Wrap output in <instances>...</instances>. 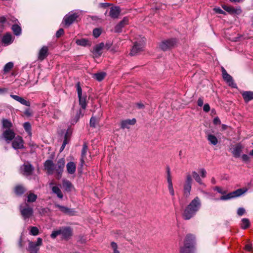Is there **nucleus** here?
<instances>
[{"mask_svg": "<svg viewBox=\"0 0 253 253\" xmlns=\"http://www.w3.org/2000/svg\"><path fill=\"white\" fill-rule=\"evenodd\" d=\"M242 95L246 102H248L253 99V91H244L242 93Z\"/></svg>", "mask_w": 253, "mask_h": 253, "instance_id": "obj_28", "label": "nucleus"}, {"mask_svg": "<svg viewBox=\"0 0 253 253\" xmlns=\"http://www.w3.org/2000/svg\"><path fill=\"white\" fill-rule=\"evenodd\" d=\"M10 96L14 99L15 100L17 101V102H19L22 105H24L25 106L29 107L30 106V103L29 101H27L24 99L23 97H21L19 96L14 95V94H10Z\"/></svg>", "mask_w": 253, "mask_h": 253, "instance_id": "obj_20", "label": "nucleus"}, {"mask_svg": "<svg viewBox=\"0 0 253 253\" xmlns=\"http://www.w3.org/2000/svg\"><path fill=\"white\" fill-rule=\"evenodd\" d=\"M246 212L245 209L243 208H240L238 209V215H243Z\"/></svg>", "mask_w": 253, "mask_h": 253, "instance_id": "obj_53", "label": "nucleus"}, {"mask_svg": "<svg viewBox=\"0 0 253 253\" xmlns=\"http://www.w3.org/2000/svg\"><path fill=\"white\" fill-rule=\"evenodd\" d=\"M63 186L65 190L68 192L71 191L73 187L72 183L67 180L63 181Z\"/></svg>", "mask_w": 253, "mask_h": 253, "instance_id": "obj_30", "label": "nucleus"}, {"mask_svg": "<svg viewBox=\"0 0 253 253\" xmlns=\"http://www.w3.org/2000/svg\"><path fill=\"white\" fill-rule=\"evenodd\" d=\"M230 151L235 158H237V146L235 145L230 148Z\"/></svg>", "mask_w": 253, "mask_h": 253, "instance_id": "obj_46", "label": "nucleus"}, {"mask_svg": "<svg viewBox=\"0 0 253 253\" xmlns=\"http://www.w3.org/2000/svg\"><path fill=\"white\" fill-rule=\"evenodd\" d=\"M29 234L32 236H37L39 234V229L35 226H30L29 227Z\"/></svg>", "mask_w": 253, "mask_h": 253, "instance_id": "obj_37", "label": "nucleus"}, {"mask_svg": "<svg viewBox=\"0 0 253 253\" xmlns=\"http://www.w3.org/2000/svg\"><path fill=\"white\" fill-rule=\"evenodd\" d=\"M176 43L175 39H171L163 41L160 44V47L164 51L169 50L173 47Z\"/></svg>", "mask_w": 253, "mask_h": 253, "instance_id": "obj_14", "label": "nucleus"}, {"mask_svg": "<svg viewBox=\"0 0 253 253\" xmlns=\"http://www.w3.org/2000/svg\"><path fill=\"white\" fill-rule=\"evenodd\" d=\"M88 150V147L86 143H84L81 153V166L83 167L86 158V153Z\"/></svg>", "mask_w": 253, "mask_h": 253, "instance_id": "obj_23", "label": "nucleus"}, {"mask_svg": "<svg viewBox=\"0 0 253 253\" xmlns=\"http://www.w3.org/2000/svg\"><path fill=\"white\" fill-rule=\"evenodd\" d=\"M207 139L211 144L215 145L217 144L218 140L217 138L212 134H209L207 136Z\"/></svg>", "mask_w": 253, "mask_h": 253, "instance_id": "obj_34", "label": "nucleus"}, {"mask_svg": "<svg viewBox=\"0 0 253 253\" xmlns=\"http://www.w3.org/2000/svg\"><path fill=\"white\" fill-rule=\"evenodd\" d=\"M221 6L224 10L227 11L230 14L233 15L237 13V10L231 6L227 5L226 4H222Z\"/></svg>", "mask_w": 253, "mask_h": 253, "instance_id": "obj_27", "label": "nucleus"}, {"mask_svg": "<svg viewBox=\"0 0 253 253\" xmlns=\"http://www.w3.org/2000/svg\"><path fill=\"white\" fill-rule=\"evenodd\" d=\"M23 127L25 131L28 133V134L31 136L32 135L31 132V126L30 123L25 122L23 124Z\"/></svg>", "mask_w": 253, "mask_h": 253, "instance_id": "obj_39", "label": "nucleus"}, {"mask_svg": "<svg viewBox=\"0 0 253 253\" xmlns=\"http://www.w3.org/2000/svg\"><path fill=\"white\" fill-rule=\"evenodd\" d=\"M203 110L205 112H208L210 110V106L209 104H205L203 106Z\"/></svg>", "mask_w": 253, "mask_h": 253, "instance_id": "obj_55", "label": "nucleus"}, {"mask_svg": "<svg viewBox=\"0 0 253 253\" xmlns=\"http://www.w3.org/2000/svg\"><path fill=\"white\" fill-rule=\"evenodd\" d=\"M55 206L56 208H59L61 211L65 213L69 214L71 212V209L66 207L60 206L58 204H56Z\"/></svg>", "mask_w": 253, "mask_h": 253, "instance_id": "obj_38", "label": "nucleus"}, {"mask_svg": "<svg viewBox=\"0 0 253 253\" xmlns=\"http://www.w3.org/2000/svg\"><path fill=\"white\" fill-rule=\"evenodd\" d=\"M13 63L12 62H9L6 63L3 68V72L4 73H7L13 68Z\"/></svg>", "mask_w": 253, "mask_h": 253, "instance_id": "obj_41", "label": "nucleus"}, {"mask_svg": "<svg viewBox=\"0 0 253 253\" xmlns=\"http://www.w3.org/2000/svg\"><path fill=\"white\" fill-rule=\"evenodd\" d=\"M197 105L201 107L203 105V100L201 98H199L197 100Z\"/></svg>", "mask_w": 253, "mask_h": 253, "instance_id": "obj_59", "label": "nucleus"}, {"mask_svg": "<svg viewBox=\"0 0 253 253\" xmlns=\"http://www.w3.org/2000/svg\"><path fill=\"white\" fill-rule=\"evenodd\" d=\"M136 123V120L135 119H127L124 121H123L121 122V128L123 129L124 128H129V126L133 125Z\"/></svg>", "mask_w": 253, "mask_h": 253, "instance_id": "obj_24", "label": "nucleus"}, {"mask_svg": "<svg viewBox=\"0 0 253 253\" xmlns=\"http://www.w3.org/2000/svg\"><path fill=\"white\" fill-rule=\"evenodd\" d=\"M222 78L224 82L230 86L236 88V84L234 82L233 78L227 72L226 70L223 67L221 68Z\"/></svg>", "mask_w": 253, "mask_h": 253, "instance_id": "obj_11", "label": "nucleus"}, {"mask_svg": "<svg viewBox=\"0 0 253 253\" xmlns=\"http://www.w3.org/2000/svg\"><path fill=\"white\" fill-rule=\"evenodd\" d=\"M37 199V196L33 193H30L27 196L28 202H34Z\"/></svg>", "mask_w": 253, "mask_h": 253, "instance_id": "obj_44", "label": "nucleus"}, {"mask_svg": "<svg viewBox=\"0 0 253 253\" xmlns=\"http://www.w3.org/2000/svg\"><path fill=\"white\" fill-rule=\"evenodd\" d=\"M145 44V39L142 38L141 40L138 42H136L134 43L133 46L130 52V54L131 56L136 55L137 53L142 51Z\"/></svg>", "mask_w": 253, "mask_h": 253, "instance_id": "obj_8", "label": "nucleus"}, {"mask_svg": "<svg viewBox=\"0 0 253 253\" xmlns=\"http://www.w3.org/2000/svg\"><path fill=\"white\" fill-rule=\"evenodd\" d=\"M25 191V189L24 187L21 185L16 186L14 189V192L17 195H21L23 194Z\"/></svg>", "mask_w": 253, "mask_h": 253, "instance_id": "obj_35", "label": "nucleus"}, {"mask_svg": "<svg viewBox=\"0 0 253 253\" xmlns=\"http://www.w3.org/2000/svg\"><path fill=\"white\" fill-rule=\"evenodd\" d=\"M106 74L104 72H100L94 74L93 75V78L96 79L97 81L100 82L103 80Z\"/></svg>", "mask_w": 253, "mask_h": 253, "instance_id": "obj_36", "label": "nucleus"}, {"mask_svg": "<svg viewBox=\"0 0 253 253\" xmlns=\"http://www.w3.org/2000/svg\"><path fill=\"white\" fill-rule=\"evenodd\" d=\"M52 192L56 194L57 196L60 198L62 199L63 197V195L60 189V188L56 186H54L52 187Z\"/></svg>", "mask_w": 253, "mask_h": 253, "instance_id": "obj_32", "label": "nucleus"}, {"mask_svg": "<svg viewBox=\"0 0 253 253\" xmlns=\"http://www.w3.org/2000/svg\"><path fill=\"white\" fill-rule=\"evenodd\" d=\"M248 191V188L244 187L243 188L238 189V197L241 196L244 194Z\"/></svg>", "mask_w": 253, "mask_h": 253, "instance_id": "obj_47", "label": "nucleus"}, {"mask_svg": "<svg viewBox=\"0 0 253 253\" xmlns=\"http://www.w3.org/2000/svg\"><path fill=\"white\" fill-rule=\"evenodd\" d=\"M195 236L192 234H188L185 237L184 246L180 249V253H194Z\"/></svg>", "mask_w": 253, "mask_h": 253, "instance_id": "obj_3", "label": "nucleus"}, {"mask_svg": "<svg viewBox=\"0 0 253 253\" xmlns=\"http://www.w3.org/2000/svg\"><path fill=\"white\" fill-rule=\"evenodd\" d=\"M201 202L198 197H196L186 206L182 214L185 220H189L193 217L201 207Z\"/></svg>", "mask_w": 253, "mask_h": 253, "instance_id": "obj_1", "label": "nucleus"}, {"mask_svg": "<svg viewBox=\"0 0 253 253\" xmlns=\"http://www.w3.org/2000/svg\"><path fill=\"white\" fill-rule=\"evenodd\" d=\"M76 43L78 45L84 47L90 46L91 45V42L90 40L84 38L76 40Z\"/></svg>", "mask_w": 253, "mask_h": 253, "instance_id": "obj_22", "label": "nucleus"}, {"mask_svg": "<svg viewBox=\"0 0 253 253\" xmlns=\"http://www.w3.org/2000/svg\"><path fill=\"white\" fill-rule=\"evenodd\" d=\"M250 225V222L248 218H243L241 220V227L243 229L248 228Z\"/></svg>", "mask_w": 253, "mask_h": 253, "instance_id": "obj_33", "label": "nucleus"}, {"mask_svg": "<svg viewBox=\"0 0 253 253\" xmlns=\"http://www.w3.org/2000/svg\"><path fill=\"white\" fill-rule=\"evenodd\" d=\"M1 137L7 143H9L15 137V134L12 130L7 129L3 132Z\"/></svg>", "mask_w": 253, "mask_h": 253, "instance_id": "obj_15", "label": "nucleus"}, {"mask_svg": "<svg viewBox=\"0 0 253 253\" xmlns=\"http://www.w3.org/2000/svg\"><path fill=\"white\" fill-rule=\"evenodd\" d=\"M1 42L4 45H8L11 44L13 42V38L12 37V35L10 33H6L3 36Z\"/></svg>", "mask_w": 253, "mask_h": 253, "instance_id": "obj_19", "label": "nucleus"}, {"mask_svg": "<svg viewBox=\"0 0 253 253\" xmlns=\"http://www.w3.org/2000/svg\"><path fill=\"white\" fill-rule=\"evenodd\" d=\"M213 124L214 125H218V124H220V120L219 119V118L218 117H215L214 119H213Z\"/></svg>", "mask_w": 253, "mask_h": 253, "instance_id": "obj_58", "label": "nucleus"}, {"mask_svg": "<svg viewBox=\"0 0 253 253\" xmlns=\"http://www.w3.org/2000/svg\"><path fill=\"white\" fill-rule=\"evenodd\" d=\"M104 47V44L103 42H101L99 44L95 45L91 52L93 55L94 57L98 58L102 54V50Z\"/></svg>", "mask_w": 253, "mask_h": 253, "instance_id": "obj_16", "label": "nucleus"}, {"mask_svg": "<svg viewBox=\"0 0 253 253\" xmlns=\"http://www.w3.org/2000/svg\"><path fill=\"white\" fill-rule=\"evenodd\" d=\"M128 23V19L126 17L124 18L123 20H122L119 23H118L115 27V32L116 33H120L122 31V28L124 27L125 25L127 24Z\"/></svg>", "mask_w": 253, "mask_h": 253, "instance_id": "obj_21", "label": "nucleus"}, {"mask_svg": "<svg viewBox=\"0 0 253 253\" xmlns=\"http://www.w3.org/2000/svg\"><path fill=\"white\" fill-rule=\"evenodd\" d=\"M242 159L244 162H248L250 160V157L247 155H243L242 156Z\"/></svg>", "mask_w": 253, "mask_h": 253, "instance_id": "obj_57", "label": "nucleus"}, {"mask_svg": "<svg viewBox=\"0 0 253 253\" xmlns=\"http://www.w3.org/2000/svg\"><path fill=\"white\" fill-rule=\"evenodd\" d=\"M7 92L6 88H0V94H3Z\"/></svg>", "mask_w": 253, "mask_h": 253, "instance_id": "obj_61", "label": "nucleus"}, {"mask_svg": "<svg viewBox=\"0 0 253 253\" xmlns=\"http://www.w3.org/2000/svg\"><path fill=\"white\" fill-rule=\"evenodd\" d=\"M42 244V239L39 237L36 242H29V250L31 253H38L40 250V247Z\"/></svg>", "mask_w": 253, "mask_h": 253, "instance_id": "obj_13", "label": "nucleus"}, {"mask_svg": "<svg viewBox=\"0 0 253 253\" xmlns=\"http://www.w3.org/2000/svg\"><path fill=\"white\" fill-rule=\"evenodd\" d=\"M19 210L22 218L25 221L28 220L33 215V208L26 203L20 205Z\"/></svg>", "mask_w": 253, "mask_h": 253, "instance_id": "obj_6", "label": "nucleus"}, {"mask_svg": "<svg viewBox=\"0 0 253 253\" xmlns=\"http://www.w3.org/2000/svg\"><path fill=\"white\" fill-rule=\"evenodd\" d=\"M61 112L59 110L57 109H55L54 110L53 116V117L54 118H57L60 115Z\"/></svg>", "mask_w": 253, "mask_h": 253, "instance_id": "obj_52", "label": "nucleus"}, {"mask_svg": "<svg viewBox=\"0 0 253 253\" xmlns=\"http://www.w3.org/2000/svg\"><path fill=\"white\" fill-rule=\"evenodd\" d=\"M78 96L79 100V104L83 109H85L86 107V96H82V89L81 88L80 83L78 82L76 84Z\"/></svg>", "mask_w": 253, "mask_h": 253, "instance_id": "obj_12", "label": "nucleus"}, {"mask_svg": "<svg viewBox=\"0 0 253 253\" xmlns=\"http://www.w3.org/2000/svg\"><path fill=\"white\" fill-rule=\"evenodd\" d=\"M168 190L169 191V192L170 195L172 197H174V191L173 187L169 188H168Z\"/></svg>", "mask_w": 253, "mask_h": 253, "instance_id": "obj_60", "label": "nucleus"}, {"mask_svg": "<svg viewBox=\"0 0 253 253\" xmlns=\"http://www.w3.org/2000/svg\"><path fill=\"white\" fill-rule=\"evenodd\" d=\"M78 16V13L71 11L64 16L62 23L68 27L77 20Z\"/></svg>", "mask_w": 253, "mask_h": 253, "instance_id": "obj_9", "label": "nucleus"}, {"mask_svg": "<svg viewBox=\"0 0 253 253\" xmlns=\"http://www.w3.org/2000/svg\"><path fill=\"white\" fill-rule=\"evenodd\" d=\"M120 13V8L118 6L112 7L110 8V10L109 12V15L111 17L113 18H117Z\"/></svg>", "mask_w": 253, "mask_h": 253, "instance_id": "obj_25", "label": "nucleus"}, {"mask_svg": "<svg viewBox=\"0 0 253 253\" xmlns=\"http://www.w3.org/2000/svg\"><path fill=\"white\" fill-rule=\"evenodd\" d=\"M199 171L200 172L201 176L202 177L205 178L206 177L207 171L205 169H204V168L200 169Z\"/></svg>", "mask_w": 253, "mask_h": 253, "instance_id": "obj_50", "label": "nucleus"}, {"mask_svg": "<svg viewBox=\"0 0 253 253\" xmlns=\"http://www.w3.org/2000/svg\"><path fill=\"white\" fill-rule=\"evenodd\" d=\"M252 249V245L251 244H248L245 246V250L247 251H251Z\"/></svg>", "mask_w": 253, "mask_h": 253, "instance_id": "obj_56", "label": "nucleus"}, {"mask_svg": "<svg viewBox=\"0 0 253 253\" xmlns=\"http://www.w3.org/2000/svg\"><path fill=\"white\" fill-rule=\"evenodd\" d=\"M192 176L194 178L195 180L200 185H203L205 187L206 186V185L203 182L200 177V176L197 172H196L195 171H193L192 172Z\"/></svg>", "mask_w": 253, "mask_h": 253, "instance_id": "obj_31", "label": "nucleus"}, {"mask_svg": "<svg viewBox=\"0 0 253 253\" xmlns=\"http://www.w3.org/2000/svg\"><path fill=\"white\" fill-rule=\"evenodd\" d=\"M64 34V30L62 28L59 29L56 33V36L57 38L60 37L61 35Z\"/></svg>", "mask_w": 253, "mask_h": 253, "instance_id": "obj_51", "label": "nucleus"}, {"mask_svg": "<svg viewBox=\"0 0 253 253\" xmlns=\"http://www.w3.org/2000/svg\"><path fill=\"white\" fill-rule=\"evenodd\" d=\"M49 211L48 209L46 208H43L39 209V212L40 214L41 215H44L45 213H46L48 211Z\"/></svg>", "mask_w": 253, "mask_h": 253, "instance_id": "obj_48", "label": "nucleus"}, {"mask_svg": "<svg viewBox=\"0 0 253 253\" xmlns=\"http://www.w3.org/2000/svg\"><path fill=\"white\" fill-rule=\"evenodd\" d=\"M59 235H61L63 239L67 240L72 235V230L70 227H61L53 230L50 237L52 239H55Z\"/></svg>", "mask_w": 253, "mask_h": 253, "instance_id": "obj_4", "label": "nucleus"}, {"mask_svg": "<svg viewBox=\"0 0 253 253\" xmlns=\"http://www.w3.org/2000/svg\"><path fill=\"white\" fill-rule=\"evenodd\" d=\"M65 165V159L61 158L58 160L56 165H55L51 160H47L44 162V167L48 174H52L54 171H55L60 177L63 171Z\"/></svg>", "mask_w": 253, "mask_h": 253, "instance_id": "obj_2", "label": "nucleus"}, {"mask_svg": "<svg viewBox=\"0 0 253 253\" xmlns=\"http://www.w3.org/2000/svg\"><path fill=\"white\" fill-rule=\"evenodd\" d=\"M48 48L46 46H43L40 50L38 58L40 61L44 60L48 55Z\"/></svg>", "mask_w": 253, "mask_h": 253, "instance_id": "obj_18", "label": "nucleus"}, {"mask_svg": "<svg viewBox=\"0 0 253 253\" xmlns=\"http://www.w3.org/2000/svg\"><path fill=\"white\" fill-rule=\"evenodd\" d=\"M98 123V120L95 117L92 116L89 122V125L91 127L95 128L97 124Z\"/></svg>", "mask_w": 253, "mask_h": 253, "instance_id": "obj_43", "label": "nucleus"}, {"mask_svg": "<svg viewBox=\"0 0 253 253\" xmlns=\"http://www.w3.org/2000/svg\"><path fill=\"white\" fill-rule=\"evenodd\" d=\"M167 182L168 184V188H171L173 187V184L172 182V179L171 178H167Z\"/></svg>", "mask_w": 253, "mask_h": 253, "instance_id": "obj_54", "label": "nucleus"}, {"mask_svg": "<svg viewBox=\"0 0 253 253\" xmlns=\"http://www.w3.org/2000/svg\"><path fill=\"white\" fill-rule=\"evenodd\" d=\"M214 11L219 14H225L226 13L223 10H222L220 7H215L213 9Z\"/></svg>", "mask_w": 253, "mask_h": 253, "instance_id": "obj_49", "label": "nucleus"}, {"mask_svg": "<svg viewBox=\"0 0 253 253\" xmlns=\"http://www.w3.org/2000/svg\"><path fill=\"white\" fill-rule=\"evenodd\" d=\"M214 190L222 195L219 198L215 199L216 201H226L237 197V190L228 194H227V191L225 189L220 187L216 186L214 188Z\"/></svg>", "mask_w": 253, "mask_h": 253, "instance_id": "obj_5", "label": "nucleus"}, {"mask_svg": "<svg viewBox=\"0 0 253 253\" xmlns=\"http://www.w3.org/2000/svg\"><path fill=\"white\" fill-rule=\"evenodd\" d=\"M167 178H171V175H170V169L169 167H168L167 168Z\"/></svg>", "mask_w": 253, "mask_h": 253, "instance_id": "obj_62", "label": "nucleus"}, {"mask_svg": "<svg viewBox=\"0 0 253 253\" xmlns=\"http://www.w3.org/2000/svg\"><path fill=\"white\" fill-rule=\"evenodd\" d=\"M34 170V167L29 162L24 164L20 168V173L28 178L32 174Z\"/></svg>", "mask_w": 253, "mask_h": 253, "instance_id": "obj_10", "label": "nucleus"}, {"mask_svg": "<svg viewBox=\"0 0 253 253\" xmlns=\"http://www.w3.org/2000/svg\"><path fill=\"white\" fill-rule=\"evenodd\" d=\"M193 180L190 173H187L183 185V195L186 197H188L190 195Z\"/></svg>", "mask_w": 253, "mask_h": 253, "instance_id": "obj_7", "label": "nucleus"}, {"mask_svg": "<svg viewBox=\"0 0 253 253\" xmlns=\"http://www.w3.org/2000/svg\"><path fill=\"white\" fill-rule=\"evenodd\" d=\"M111 245L113 250L117 249L118 246L116 243L113 242L111 243Z\"/></svg>", "mask_w": 253, "mask_h": 253, "instance_id": "obj_63", "label": "nucleus"}, {"mask_svg": "<svg viewBox=\"0 0 253 253\" xmlns=\"http://www.w3.org/2000/svg\"><path fill=\"white\" fill-rule=\"evenodd\" d=\"M92 33H93V36L95 38H97L100 35V34L101 33V31L100 29L96 28L93 30Z\"/></svg>", "mask_w": 253, "mask_h": 253, "instance_id": "obj_45", "label": "nucleus"}, {"mask_svg": "<svg viewBox=\"0 0 253 253\" xmlns=\"http://www.w3.org/2000/svg\"><path fill=\"white\" fill-rule=\"evenodd\" d=\"M13 140L12 146L14 149H20L23 148V141L21 136H17Z\"/></svg>", "mask_w": 253, "mask_h": 253, "instance_id": "obj_17", "label": "nucleus"}, {"mask_svg": "<svg viewBox=\"0 0 253 253\" xmlns=\"http://www.w3.org/2000/svg\"><path fill=\"white\" fill-rule=\"evenodd\" d=\"M24 114L27 116H30L31 115V113L29 109H27L25 112Z\"/></svg>", "mask_w": 253, "mask_h": 253, "instance_id": "obj_64", "label": "nucleus"}, {"mask_svg": "<svg viewBox=\"0 0 253 253\" xmlns=\"http://www.w3.org/2000/svg\"><path fill=\"white\" fill-rule=\"evenodd\" d=\"M67 170L69 174H74L76 169V165L73 162H70L66 165Z\"/></svg>", "mask_w": 253, "mask_h": 253, "instance_id": "obj_26", "label": "nucleus"}, {"mask_svg": "<svg viewBox=\"0 0 253 253\" xmlns=\"http://www.w3.org/2000/svg\"><path fill=\"white\" fill-rule=\"evenodd\" d=\"M81 116H83V115L82 114V111L81 110H80L77 113L75 118L71 120V124L72 125H74L75 124H76V123H77V122L79 121V120L80 119V117H81Z\"/></svg>", "mask_w": 253, "mask_h": 253, "instance_id": "obj_40", "label": "nucleus"}, {"mask_svg": "<svg viewBox=\"0 0 253 253\" xmlns=\"http://www.w3.org/2000/svg\"><path fill=\"white\" fill-rule=\"evenodd\" d=\"M2 127L7 129H10L12 126L11 123L7 119H3L2 121Z\"/></svg>", "mask_w": 253, "mask_h": 253, "instance_id": "obj_42", "label": "nucleus"}, {"mask_svg": "<svg viewBox=\"0 0 253 253\" xmlns=\"http://www.w3.org/2000/svg\"><path fill=\"white\" fill-rule=\"evenodd\" d=\"M11 30L14 34L16 36H19L21 34V28L17 24L13 25L11 27Z\"/></svg>", "mask_w": 253, "mask_h": 253, "instance_id": "obj_29", "label": "nucleus"}]
</instances>
